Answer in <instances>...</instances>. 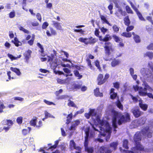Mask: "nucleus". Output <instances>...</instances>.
I'll list each match as a JSON object with an SVG mask.
<instances>
[{"label":"nucleus","instance_id":"nucleus-1","mask_svg":"<svg viewBox=\"0 0 153 153\" xmlns=\"http://www.w3.org/2000/svg\"><path fill=\"white\" fill-rule=\"evenodd\" d=\"M90 113L92 119L94 120L95 125L91 124L93 129L99 131L100 129V134L103 137L106 136V140L109 139L111 133V128L110 127L107 121L100 120L101 115L97 114V110L95 109H90Z\"/></svg>","mask_w":153,"mask_h":153},{"label":"nucleus","instance_id":"nucleus-2","mask_svg":"<svg viewBox=\"0 0 153 153\" xmlns=\"http://www.w3.org/2000/svg\"><path fill=\"white\" fill-rule=\"evenodd\" d=\"M153 131V128L151 127H146L143 129L141 132H137L134 135V140L135 143V147L132 149V151H126V153H137L139 152L143 151L144 147L139 143L140 140L142 135L145 137L147 136L151 137L152 133Z\"/></svg>","mask_w":153,"mask_h":153},{"label":"nucleus","instance_id":"nucleus-3","mask_svg":"<svg viewBox=\"0 0 153 153\" xmlns=\"http://www.w3.org/2000/svg\"><path fill=\"white\" fill-rule=\"evenodd\" d=\"M106 112L109 114L113 115L112 125L114 128V131H116L115 128H117V121L118 120L119 125H120L126 121H128L130 119L129 114L128 113L125 114V116L122 115L119 112L116 111L112 108L111 106H110L106 110Z\"/></svg>","mask_w":153,"mask_h":153},{"label":"nucleus","instance_id":"nucleus-4","mask_svg":"<svg viewBox=\"0 0 153 153\" xmlns=\"http://www.w3.org/2000/svg\"><path fill=\"white\" fill-rule=\"evenodd\" d=\"M83 129H84V131L86 134V136L85 137V140L84 143L85 150L88 153H91L93 152V148L92 147H88L87 146L88 143V141L89 137V127L88 126L86 125V126H85L84 127Z\"/></svg>","mask_w":153,"mask_h":153},{"label":"nucleus","instance_id":"nucleus-5","mask_svg":"<svg viewBox=\"0 0 153 153\" xmlns=\"http://www.w3.org/2000/svg\"><path fill=\"white\" fill-rule=\"evenodd\" d=\"M133 88L135 91H138L139 94L142 96L146 95L147 91L145 87L143 88L142 87L139 86L137 85H133Z\"/></svg>","mask_w":153,"mask_h":153},{"label":"nucleus","instance_id":"nucleus-6","mask_svg":"<svg viewBox=\"0 0 153 153\" xmlns=\"http://www.w3.org/2000/svg\"><path fill=\"white\" fill-rule=\"evenodd\" d=\"M104 48L106 55L108 56L111 55V53L114 51L112 44L110 42H106Z\"/></svg>","mask_w":153,"mask_h":153},{"label":"nucleus","instance_id":"nucleus-7","mask_svg":"<svg viewBox=\"0 0 153 153\" xmlns=\"http://www.w3.org/2000/svg\"><path fill=\"white\" fill-rule=\"evenodd\" d=\"M112 1L115 4L116 7L118 8V10L115 13V14L117 16L121 18L123 16L125 15V12H123L122 9L119 7V5L117 3L116 0H112Z\"/></svg>","mask_w":153,"mask_h":153},{"label":"nucleus","instance_id":"nucleus-8","mask_svg":"<svg viewBox=\"0 0 153 153\" xmlns=\"http://www.w3.org/2000/svg\"><path fill=\"white\" fill-rule=\"evenodd\" d=\"M131 111L136 117H139L143 114V112L140 111L137 107H134L131 110Z\"/></svg>","mask_w":153,"mask_h":153},{"label":"nucleus","instance_id":"nucleus-9","mask_svg":"<svg viewBox=\"0 0 153 153\" xmlns=\"http://www.w3.org/2000/svg\"><path fill=\"white\" fill-rule=\"evenodd\" d=\"M129 2L131 5V6L133 9L136 13L137 15H138L139 19L141 21H145L146 19L143 17L142 14L139 12L137 9L134 6V5L132 4V3L130 1H129Z\"/></svg>","mask_w":153,"mask_h":153},{"label":"nucleus","instance_id":"nucleus-10","mask_svg":"<svg viewBox=\"0 0 153 153\" xmlns=\"http://www.w3.org/2000/svg\"><path fill=\"white\" fill-rule=\"evenodd\" d=\"M140 73L142 75L144 76H146L147 77L151 76V74L150 71L147 68H142L140 70Z\"/></svg>","mask_w":153,"mask_h":153},{"label":"nucleus","instance_id":"nucleus-11","mask_svg":"<svg viewBox=\"0 0 153 153\" xmlns=\"http://www.w3.org/2000/svg\"><path fill=\"white\" fill-rule=\"evenodd\" d=\"M80 123V121L79 120L72 122L71 126L69 128V130L70 131H74L75 130L76 126L78 125Z\"/></svg>","mask_w":153,"mask_h":153},{"label":"nucleus","instance_id":"nucleus-12","mask_svg":"<svg viewBox=\"0 0 153 153\" xmlns=\"http://www.w3.org/2000/svg\"><path fill=\"white\" fill-rule=\"evenodd\" d=\"M62 64H63L62 62L59 59H55L53 62L51 64V67L52 68L54 69L59 65H61L62 66Z\"/></svg>","mask_w":153,"mask_h":153},{"label":"nucleus","instance_id":"nucleus-13","mask_svg":"<svg viewBox=\"0 0 153 153\" xmlns=\"http://www.w3.org/2000/svg\"><path fill=\"white\" fill-rule=\"evenodd\" d=\"M46 33L48 36H51L52 35H55L56 34V30L52 27H50L49 29L46 30Z\"/></svg>","mask_w":153,"mask_h":153},{"label":"nucleus","instance_id":"nucleus-14","mask_svg":"<svg viewBox=\"0 0 153 153\" xmlns=\"http://www.w3.org/2000/svg\"><path fill=\"white\" fill-rule=\"evenodd\" d=\"M70 148L72 150L75 149L76 150H79L80 148L79 147H76V144L73 140H71L70 142Z\"/></svg>","mask_w":153,"mask_h":153},{"label":"nucleus","instance_id":"nucleus-15","mask_svg":"<svg viewBox=\"0 0 153 153\" xmlns=\"http://www.w3.org/2000/svg\"><path fill=\"white\" fill-rule=\"evenodd\" d=\"M33 141V138H27L23 140V143L26 145H30Z\"/></svg>","mask_w":153,"mask_h":153},{"label":"nucleus","instance_id":"nucleus-16","mask_svg":"<svg viewBox=\"0 0 153 153\" xmlns=\"http://www.w3.org/2000/svg\"><path fill=\"white\" fill-rule=\"evenodd\" d=\"M61 23L57 22H54L53 23L54 26L57 30H62V28L61 25Z\"/></svg>","mask_w":153,"mask_h":153},{"label":"nucleus","instance_id":"nucleus-17","mask_svg":"<svg viewBox=\"0 0 153 153\" xmlns=\"http://www.w3.org/2000/svg\"><path fill=\"white\" fill-rule=\"evenodd\" d=\"M2 124L3 125H7L8 126L10 127L13 124V122L11 120H4L2 122Z\"/></svg>","mask_w":153,"mask_h":153},{"label":"nucleus","instance_id":"nucleus-18","mask_svg":"<svg viewBox=\"0 0 153 153\" xmlns=\"http://www.w3.org/2000/svg\"><path fill=\"white\" fill-rule=\"evenodd\" d=\"M94 94L95 96L100 97H103V95L102 93L99 91V88H97L94 90Z\"/></svg>","mask_w":153,"mask_h":153},{"label":"nucleus","instance_id":"nucleus-19","mask_svg":"<svg viewBox=\"0 0 153 153\" xmlns=\"http://www.w3.org/2000/svg\"><path fill=\"white\" fill-rule=\"evenodd\" d=\"M100 153H111V152L104 147H101L100 149Z\"/></svg>","mask_w":153,"mask_h":153},{"label":"nucleus","instance_id":"nucleus-20","mask_svg":"<svg viewBox=\"0 0 153 153\" xmlns=\"http://www.w3.org/2000/svg\"><path fill=\"white\" fill-rule=\"evenodd\" d=\"M114 88H111L110 90V95L111 99H115L117 96L116 93L114 92Z\"/></svg>","mask_w":153,"mask_h":153},{"label":"nucleus","instance_id":"nucleus-21","mask_svg":"<svg viewBox=\"0 0 153 153\" xmlns=\"http://www.w3.org/2000/svg\"><path fill=\"white\" fill-rule=\"evenodd\" d=\"M88 44H94L96 43L97 39L95 38H93L92 37H91L88 38Z\"/></svg>","mask_w":153,"mask_h":153},{"label":"nucleus","instance_id":"nucleus-22","mask_svg":"<svg viewBox=\"0 0 153 153\" xmlns=\"http://www.w3.org/2000/svg\"><path fill=\"white\" fill-rule=\"evenodd\" d=\"M12 42L17 47L21 46L22 45V43L19 41L18 39L16 37H15L14 40L12 41Z\"/></svg>","mask_w":153,"mask_h":153},{"label":"nucleus","instance_id":"nucleus-23","mask_svg":"<svg viewBox=\"0 0 153 153\" xmlns=\"http://www.w3.org/2000/svg\"><path fill=\"white\" fill-rule=\"evenodd\" d=\"M103 77V76L102 74H100L99 75L97 78L98 85H101L104 83V82H102L103 81V79H102Z\"/></svg>","mask_w":153,"mask_h":153},{"label":"nucleus","instance_id":"nucleus-24","mask_svg":"<svg viewBox=\"0 0 153 153\" xmlns=\"http://www.w3.org/2000/svg\"><path fill=\"white\" fill-rule=\"evenodd\" d=\"M10 69L12 71L16 73V74L18 76H20L21 74V73L19 69L13 67H11L10 68Z\"/></svg>","mask_w":153,"mask_h":153},{"label":"nucleus","instance_id":"nucleus-25","mask_svg":"<svg viewBox=\"0 0 153 153\" xmlns=\"http://www.w3.org/2000/svg\"><path fill=\"white\" fill-rule=\"evenodd\" d=\"M7 56L11 59L12 61L13 60H17L18 59L20 58L22 56L21 55H19L17 56H15L13 55L10 54H8Z\"/></svg>","mask_w":153,"mask_h":153},{"label":"nucleus","instance_id":"nucleus-26","mask_svg":"<svg viewBox=\"0 0 153 153\" xmlns=\"http://www.w3.org/2000/svg\"><path fill=\"white\" fill-rule=\"evenodd\" d=\"M132 34L134 36V39L137 43H139L140 41V39L139 36L135 34L134 33L132 32Z\"/></svg>","mask_w":153,"mask_h":153},{"label":"nucleus","instance_id":"nucleus-27","mask_svg":"<svg viewBox=\"0 0 153 153\" xmlns=\"http://www.w3.org/2000/svg\"><path fill=\"white\" fill-rule=\"evenodd\" d=\"M100 17L101 20L103 21V23H106L109 25L111 26V25L109 23L107 20L106 17L105 16L102 15H100Z\"/></svg>","mask_w":153,"mask_h":153},{"label":"nucleus","instance_id":"nucleus-28","mask_svg":"<svg viewBox=\"0 0 153 153\" xmlns=\"http://www.w3.org/2000/svg\"><path fill=\"white\" fill-rule=\"evenodd\" d=\"M142 85L143 86L145 87L146 91L147 90H148L150 92L153 91V89L146 83L144 82Z\"/></svg>","mask_w":153,"mask_h":153},{"label":"nucleus","instance_id":"nucleus-29","mask_svg":"<svg viewBox=\"0 0 153 153\" xmlns=\"http://www.w3.org/2000/svg\"><path fill=\"white\" fill-rule=\"evenodd\" d=\"M140 107L143 110L145 111L148 108V105H147L143 103L142 102L140 101L139 104Z\"/></svg>","mask_w":153,"mask_h":153},{"label":"nucleus","instance_id":"nucleus-30","mask_svg":"<svg viewBox=\"0 0 153 153\" xmlns=\"http://www.w3.org/2000/svg\"><path fill=\"white\" fill-rule=\"evenodd\" d=\"M132 34L131 33L127 31L123 32L121 34V35L127 38H130Z\"/></svg>","mask_w":153,"mask_h":153},{"label":"nucleus","instance_id":"nucleus-31","mask_svg":"<svg viewBox=\"0 0 153 153\" xmlns=\"http://www.w3.org/2000/svg\"><path fill=\"white\" fill-rule=\"evenodd\" d=\"M63 70L65 73L69 74H65L66 77H67L68 76H71L73 75V74L71 73V71L70 70H69L68 68H63Z\"/></svg>","mask_w":153,"mask_h":153},{"label":"nucleus","instance_id":"nucleus-32","mask_svg":"<svg viewBox=\"0 0 153 153\" xmlns=\"http://www.w3.org/2000/svg\"><path fill=\"white\" fill-rule=\"evenodd\" d=\"M112 37L115 41L119 43L122 41V39L121 38L115 35H113Z\"/></svg>","mask_w":153,"mask_h":153},{"label":"nucleus","instance_id":"nucleus-33","mask_svg":"<svg viewBox=\"0 0 153 153\" xmlns=\"http://www.w3.org/2000/svg\"><path fill=\"white\" fill-rule=\"evenodd\" d=\"M145 56H147L150 59H152L153 58V52H148L145 54Z\"/></svg>","mask_w":153,"mask_h":153},{"label":"nucleus","instance_id":"nucleus-34","mask_svg":"<svg viewBox=\"0 0 153 153\" xmlns=\"http://www.w3.org/2000/svg\"><path fill=\"white\" fill-rule=\"evenodd\" d=\"M78 40L80 42L84 43L86 45H88V38L80 37Z\"/></svg>","mask_w":153,"mask_h":153},{"label":"nucleus","instance_id":"nucleus-35","mask_svg":"<svg viewBox=\"0 0 153 153\" xmlns=\"http://www.w3.org/2000/svg\"><path fill=\"white\" fill-rule=\"evenodd\" d=\"M45 114V118H47L48 117H50L51 118H55V117L51 115V114L48 113L47 111H45L44 112Z\"/></svg>","mask_w":153,"mask_h":153},{"label":"nucleus","instance_id":"nucleus-36","mask_svg":"<svg viewBox=\"0 0 153 153\" xmlns=\"http://www.w3.org/2000/svg\"><path fill=\"white\" fill-rule=\"evenodd\" d=\"M120 63V61L118 60H114L111 62V65L113 67H115L119 65Z\"/></svg>","mask_w":153,"mask_h":153},{"label":"nucleus","instance_id":"nucleus-37","mask_svg":"<svg viewBox=\"0 0 153 153\" xmlns=\"http://www.w3.org/2000/svg\"><path fill=\"white\" fill-rule=\"evenodd\" d=\"M32 53V51L30 50H28L27 51H26L25 54V57L28 59L30 57V54Z\"/></svg>","mask_w":153,"mask_h":153},{"label":"nucleus","instance_id":"nucleus-38","mask_svg":"<svg viewBox=\"0 0 153 153\" xmlns=\"http://www.w3.org/2000/svg\"><path fill=\"white\" fill-rule=\"evenodd\" d=\"M131 125L134 126L133 127L134 128H135L140 125L139 123V121L138 120H136L133 122L131 123Z\"/></svg>","mask_w":153,"mask_h":153},{"label":"nucleus","instance_id":"nucleus-39","mask_svg":"<svg viewBox=\"0 0 153 153\" xmlns=\"http://www.w3.org/2000/svg\"><path fill=\"white\" fill-rule=\"evenodd\" d=\"M68 101V106L75 108L77 107L76 105L74 104L73 101H72L70 100H69Z\"/></svg>","mask_w":153,"mask_h":153},{"label":"nucleus","instance_id":"nucleus-40","mask_svg":"<svg viewBox=\"0 0 153 153\" xmlns=\"http://www.w3.org/2000/svg\"><path fill=\"white\" fill-rule=\"evenodd\" d=\"M72 117V113L68 114L67 117L66 123L68 124L71 120Z\"/></svg>","mask_w":153,"mask_h":153},{"label":"nucleus","instance_id":"nucleus-41","mask_svg":"<svg viewBox=\"0 0 153 153\" xmlns=\"http://www.w3.org/2000/svg\"><path fill=\"white\" fill-rule=\"evenodd\" d=\"M35 39V35H33L32 36V38L31 39L28 41L27 42L30 45H32Z\"/></svg>","mask_w":153,"mask_h":153},{"label":"nucleus","instance_id":"nucleus-42","mask_svg":"<svg viewBox=\"0 0 153 153\" xmlns=\"http://www.w3.org/2000/svg\"><path fill=\"white\" fill-rule=\"evenodd\" d=\"M36 120L37 118L36 117H35L32 120L30 121L31 125L32 126H36Z\"/></svg>","mask_w":153,"mask_h":153},{"label":"nucleus","instance_id":"nucleus-43","mask_svg":"<svg viewBox=\"0 0 153 153\" xmlns=\"http://www.w3.org/2000/svg\"><path fill=\"white\" fill-rule=\"evenodd\" d=\"M118 145V143L117 142H113L110 144V146L114 150H115Z\"/></svg>","mask_w":153,"mask_h":153},{"label":"nucleus","instance_id":"nucleus-44","mask_svg":"<svg viewBox=\"0 0 153 153\" xmlns=\"http://www.w3.org/2000/svg\"><path fill=\"white\" fill-rule=\"evenodd\" d=\"M111 39V37L109 34L106 35L104 38V42H106L110 40Z\"/></svg>","mask_w":153,"mask_h":153},{"label":"nucleus","instance_id":"nucleus-45","mask_svg":"<svg viewBox=\"0 0 153 153\" xmlns=\"http://www.w3.org/2000/svg\"><path fill=\"white\" fill-rule=\"evenodd\" d=\"M124 20L125 24L126 25H128L130 23V21L129 20L128 17V16H126L124 18Z\"/></svg>","mask_w":153,"mask_h":153},{"label":"nucleus","instance_id":"nucleus-46","mask_svg":"<svg viewBox=\"0 0 153 153\" xmlns=\"http://www.w3.org/2000/svg\"><path fill=\"white\" fill-rule=\"evenodd\" d=\"M74 73L75 75L78 77V79H80L82 77V76L79 73V72L76 70L74 71Z\"/></svg>","mask_w":153,"mask_h":153},{"label":"nucleus","instance_id":"nucleus-47","mask_svg":"<svg viewBox=\"0 0 153 153\" xmlns=\"http://www.w3.org/2000/svg\"><path fill=\"white\" fill-rule=\"evenodd\" d=\"M59 143V141L58 140H56L55 142V144L53 146H51L48 149V150H51V151L52 150V149H55L56 148V147L57 146V145L58 143Z\"/></svg>","mask_w":153,"mask_h":153},{"label":"nucleus","instance_id":"nucleus-48","mask_svg":"<svg viewBox=\"0 0 153 153\" xmlns=\"http://www.w3.org/2000/svg\"><path fill=\"white\" fill-rule=\"evenodd\" d=\"M128 141L127 140H124L123 142V146L126 149L128 148Z\"/></svg>","mask_w":153,"mask_h":153},{"label":"nucleus","instance_id":"nucleus-49","mask_svg":"<svg viewBox=\"0 0 153 153\" xmlns=\"http://www.w3.org/2000/svg\"><path fill=\"white\" fill-rule=\"evenodd\" d=\"M146 119L145 118H141L139 119L138 120L139 123L140 124V125H141L144 124L145 122Z\"/></svg>","mask_w":153,"mask_h":153},{"label":"nucleus","instance_id":"nucleus-50","mask_svg":"<svg viewBox=\"0 0 153 153\" xmlns=\"http://www.w3.org/2000/svg\"><path fill=\"white\" fill-rule=\"evenodd\" d=\"M126 9L127 13L131 14L133 13V11L128 6H126Z\"/></svg>","mask_w":153,"mask_h":153},{"label":"nucleus","instance_id":"nucleus-51","mask_svg":"<svg viewBox=\"0 0 153 153\" xmlns=\"http://www.w3.org/2000/svg\"><path fill=\"white\" fill-rule=\"evenodd\" d=\"M52 57H50L49 56L48 57V58H42L41 59L42 61H46L48 60V61H50L51 60H52Z\"/></svg>","mask_w":153,"mask_h":153},{"label":"nucleus","instance_id":"nucleus-52","mask_svg":"<svg viewBox=\"0 0 153 153\" xmlns=\"http://www.w3.org/2000/svg\"><path fill=\"white\" fill-rule=\"evenodd\" d=\"M88 66L91 69H93V66L91 64V61L88 59H86Z\"/></svg>","mask_w":153,"mask_h":153},{"label":"nucleus","instance_id":"nucleus-53","mask_svg":"<svg viewBox=\"0 0 153 153\" xmlns=\"http://www.w3.org/2000/svg\"><path fill=\"white\" fill-rule=\"evenodd\" d=\"M112 28L114 31L116 33H118L119 31V28L116 25H114Z\"/></svg>","mask_w":153,"mask_h":153},{"label":"nucleus","instance_id":"nucleus-54","mask_svg":"<svg viewBox=\"0 0 153 153\" xmlns=\"http://www.w3.org/2000/svg\"><path fill=\"white\" fill-rule=\"evenodd\" d=\"M23 118L22 117H19L16 119V121L19 124H21L22 122Z\"/></svg>","mask_w":153,"mask_h":153},{"label":"nucleus","instance_id":"nucleus-55","mask_svg":"<svg viewBox=\"0 0 153 153\" xmlns=\"http://www.w3.org/2000/svg\"><path fill=\"white\" fill-rule=\"evenodd\" d=\"M100 29L101 31L103 34H105L108 31V29L104 27H100Z\"/></svg>","mask_w":153,"mask_h":153},{"label":"nucleus","instance_id":"nucleus-56","mask_svg":"<svg viewBox=\"0 0 153 153\" xmlns=\"http://www.w3.org/2000/svg\"><path fill=\"white\" fill-rule=\"evenodd\" d=\"M117 107L120 109H123V106L120 102L118 100L117 102Z\"/></svg>","mask_w":153,"mask_h":153},{"label":"nucleus","instance_id":"nucleus-57","mask_svg":"<svg viewBox=\"0 0 153 153\" xmlns=\"http://www.w3.org/2000/svg\"><path fill=\"white\" fill-rule=\"evenodd\" d=\"M37 45L40 48L41 50L39 51L42 53L44 52V51L43 48V47L42 45L39 43H37Z\"/></svg>","mask_w":153,"mask_h":153},{"label":"nucleus","instance_id":"nucleus-58","mask_svg":"<svg viewBox=\"0 0 153 153\" xmlns=\"http://www.w3.org/2000/svg\"><path fill=\"white\" fill-rule=\"evenodd\" d=\"M43 101L46 104L49 105H55V104L53 102L49 101L46 100H44Z\"/></svg>","mask_w":153,"mask_h":153},{"label":"nucleus","instance_id":"nucleus-59","mask_svg":"<svg viewBox=\"0 0 153 153\" xmlns=\"http://www.w3.org/2000/svg\"><path fill=\"white\" fill-rule=\"evenodd\" d=\"M103 108V105H101L97 108V111L98 112H101Z\"/></svg>","mask_w":153,"mask_h":153},{"label":"nucleus","instance_id":"nucleus-60","mask_svg":"<svg viewBox=\"0 0 153 153\" xmlns=\"http://www.w3.org/2000/svg\"><path fill=\"white\" fill-rule=\"evenodd\" d=\"M5 108V106L1 102H0V113L3 112V110Z\"/></svg>","mask_w":153,"mask_h":153},{"label":"nucleus","instance_id":"nucleus-61","mask_svg":"<svg viewBox=\"0 0 153 153\" xmlns=\"http://www.w3.org/2000/svg\"><path fill=\"white\" fill-rule=\"evenodd\" d=\"M73 88H76V89H79L81 88V85L79 84H74L73 85Z\"/></svg>","mask_w":153,"mask_h":153},{"label":"nucleus","instance_id":"nucleus-62","mask_svg":"<svg viewBox=\"0 0 153 153\" xmlns=\"http://www.w3.org/2000/svg\"><path fill=\"white\" fill-rule=\"evenodd\" d=\"M15 16V13L14 11L10 12L9 14V17L11 18H13Z\"/></svg>","mask_w":153,"mask_h":153},{"label":"nucleus","instance_id":"nucleus-63","mask_svg":"<svg viewBox=\"0 0 153 153\" xmlns=\"http://www.w3.org/2000/svg\"><path fill=\"white\" fill-rule=\"evenodd\" d=\"M49 24L47 22H45L42 25V28L43 29H45L48 26Z\"/></svg>","mask_w":153,"mask_h":153},{"label":"nucleus","instance_id":"nucleus-64","mask_svg":"<svg viewBox=\"0 0 153 153\" xmlns=\"http://www.w3.org/2000/svg\"><path fill=\"white\" fill-rule=\"evenodd\" d=\"M19 29L20 30L23 31L25 33H29V31L28 30L22 27H19Z\"/></svg>","mask_w":153,"mask_h":153}]
</instances>
